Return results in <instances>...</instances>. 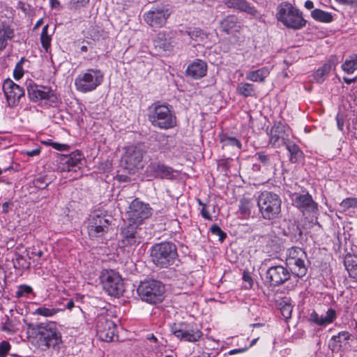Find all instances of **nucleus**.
Here are the masks:
<instances>
[{
	"label": "nucleus",
	"mask_w": 357,
	"mask_h": 357,
	"mask_svg": "<svg viewBox=\"0 0 357 357\" xmlns=\"http://www.w3.org/2000/svg\"><path fill=\"white\" fill-rule=\"evenodd\" d=\"M28 96L31 101L44 103L49 106H57L60 102L59 96L50 87L38 85L32 80L26 83Z\"/></svg>",
	"instance_id": "39448f33"
},
{
	"label": "nucleus",
	"mask_w": 357,
	"mask_h": 357,
	"mask_svg": "<svg viewBox=\"0 0 357 357\" xmlns=\"http://www.w3.org/2000/svg\"><path fill=\"white\" fill-rule=\"evenodd\" d=\"M255 202L252 199L243 198L240 201L239 211L241 215L246 216L251 213V208L254 206Z\"/></svg>",
	"instance_id": "ea45409f"
},
{
	"label": "nucleus",
	"mask_w": 357,
	"mask_h": 357,
	"mask_svg": "<svg viewBox=\"0 0 357 357\" xmlns=\"http://www.w3.org/2000/svg\"><path fill=\"white\" fill-rule=\"evenodd\" d=\"M51 182L47 176H39L32 181L33 185L40 190L45 189Z\"/></svg>",
	"instance_id": "a19ab883"
},
{
	"label": "nucleus",
	"mask_w": 357,
	"mask_h": 357,
	"mask_svg": "<svg viewBox=\"0 0 357 357\" xmlns=\"http://www.w3.org/2000/svg\"><path fill=\"white\" fill-rule=\"evenodd\" d=\"M1 330L3 331H6L8 333H11L13 331V328L10 326V324L9 322H6L2 326Z\"/></svg>",
	"instance_id": "69168bd1"
},
{
	"label": "nucleus",
	"mask_w": 357,
	"mask_h": 357,
	"mask_svg": "<svg viewBox=\"0 0 357 357\" xmlns=\"http://www.w3.org/2000/svg\"><path fill=\"white\" fill-rule=\"evenodd\" d=\"M31 263L28 261L23 256L17 255L15 262H14V267L22 268L24 269H29L30 268Z\"/></svg>",
	"instance_id": "a18cd8bd"
},
{
	"label": "nucleus",
	"mask_w": 357,
	"mask_h": 357,
	"mask_svg": "<svg viewBox=\"0 0 357 357\" xmlns=\"http://www.w3.org/2000/svg\"><path fill=\"white\" fill-rule=\"evenodd\" d=\"M102 289L109 296H112V273L108 270H103L100 275Z\"/></svg>",
	"instance_id": "72a5a7b5"
},
{
	"label": "nucleus",
	"mask_w": 357,
	"mask_h": 357,
	"mask_svg": "<svg viewBox=\"0 0 357 357\" xmlns=\"http://www.w3.org/2000/svg\"><path fill=\"white\" fill-rule=\"evenodd\" d=\"M207 72V64L202 60L197 59L188 66L186 73L194 79H199L204 77Z\"/></svg>",
	"instance_id": "b1692460"
},
{
	"label": "nucleus",
	"mask_w": 357,
	"mask_h": 357,
	"mask_svg": "<svg viewBox=\"0 0 357 357\" xmlns=\"http://www.w3.org/2000/svg\"><path fill=\"white\" fill-rule=\"evenodd\" d=\"M151 261L159 268L172 266L178 258L177 248L171 242H161L154 244L150 249Z\"/></svg>",
	"instance_id": "f257e3e1"
},
{
	"label": "nucleus",
	"mask_w": 357,
	"mask_h": 357,
	"mask_svg": "<svg viewBox=\"0 0 357 357\" xmlns=\"http://www.w3.org/2000/svg\"><path fill=\"white\" fill-rule=\"evenodd\" d=\"M36 339L38 347L42 350L55 347L62 342L61 333L54 324L38 326Z\"/></svg>",
	"instance_id": "6e6552de"
},
{
	"label": "nucleus",
	"mask_w": 357,
	"mask_h": 357,
	"mask_svg": "<svg viewBox=\"0 0 357 357\" xmlns=\"http://www.w3.org/2000/svg\"><path fill=\"white\" fill-rule=\"evenodd\" d=\"M220 143L222 145V148L227 146L236 147L238 149H241L242 147L241 142L234 137H229L227 135H222L220 138Z\"/></svg>",
	"instance_id": "58836bf2"
},
{
	"label": "nucleus",
	"mask_w": 357,
	"mask_h": 357,
	"mask_svg": "<svg viewBox=\"0 0 357 357\" xmlns=\"http://www.w3.org/2000/svg\"><path fill=\"white\" fill-rule=\"evenodd\" d=\"M84 163V158L79 151L71 153L70 155H63L61 158L59 168L63 172H77Z\"/></svg>",
	"instance_id": "6ab92c4d"
},
{
	"label": "nucleus",
	"mask_w": 357,
	"mask_h": 357,
	"mask_svg": "<svg viewBox=\"0 0 357 357\" xmlns=\"http://www.w3.org/2000/svg\"><path fill=\"white\" fill-rule=\"evenodd\" d=\"M340 4L347 5L349 6H357V3L355 0H335Z\"/></svg>",
	"instance_id": "13d9d810"
},
{
	"label": "nucleus",
	"mask_w": 357,
	"mask_h": 357,
	"mask_svg": "<svg viewBox=\"0 0 357 357\" xmlns=\"http://www.w3.org/2000/svg\"><path fill=\"white\" fill-rule=\"evenodd\" d=\"M293 205L298 208L301 212L314 213L317 211V204L312 199L309 194L299 195L295 194L292 198Z\"/></svg>",
	"instance_id": "aec40b11"
},
{
	"label": "nucleus",
	"mask_w": 357,
	"mask_h": 357,
	"mask_svg": "<svg viewBox=\"0 0 357 357\" xmlns=\"http://www.w3.org/2000/svg\"><path fill=\"white\" fill-rule=\"evenodd\" d=\"M33 292L31 287L26 284H22L18 287L17 291L15 292L16 297L21 298Z\"/></svg>",
	"instance_id": "de8ad7c7"
},
{
	"label": "nucleus",
	"mask_w": 357,
	"mask_h": 357,
	"mask_svg": "<svg viewBox=\"0 0 357 357\" xmlns=\"http://www.w3.org/2000/svg\"><path fill=\"white\" fill-rule=\"evenodd\" d=\"M354 340V336L348 331H340L336 335H333L328 343L332 351H340L347 349L349 346V342Z\"/></svg>",
	"instance_id": "412c9836"
},
{
	"label": "nucleus",
	"mask_w": 357,
	"mask_h": 357,
	"mask_svg": "<svg viewBox=\"0 0 357 357\" xmlns=\"http://www.w3.org/2000/svg\"><path fill=\"white\" fill-rule=\"evenodd\" d=\"M14 36V29L8 24L2 23L0 26V52L6 49L8 41L13 39Z\"/></svg>",
	"instance_id": "c85d7f7f"
},
{
	"label": "nucleus",
	"mask_w": 357,
	"mask_h": 357,
	"mask_svg": "<svg viewBox=\"0 0 357 357\" xmlns=\"http://www.w3.org/2000/svg\"><path fill=\"white\" fill-rule=\"evenodd\" d=\"M49 144L52 146L54 149L58 151H66L68 149V146L64 144H60L57 142H50Z\"/></svg>",
	"instance_id": "4d7b16f0"
},
{
	"label": "nucleus",
	"mask_w": 357,
	"mask_h": 357,
	"mask_svg": "<svg viewBox=\"0 0 357 357\" xmlns=\"http://www.w3.org/2000/svg\"><path fill=\"white\" fill-rule=\"evenodd\" d=\"M60 6H61V3L58 0H50V6L52 8H59Z\"/></svg>",
	"instance_id": "774afa93"
},
{
	"label": "nucleus",
	"mask_w": 357,
	"mask_h": 357,
	"mask_svg": "<svg viewBox=\"0 0 357 357\" xmlns=\"http://www.w3.org/2000/svg\"><path fill=\"white\" fill-rule=\"evenodd\" d=\"M172 12L167 5L159 3L153 5L149 10L143 15L144 22L153 29L164 26Z\"/></svg>",
	"instance_id": "1a4fd4ad"
},
{
	"label": "nucleus",
	"mask_w": 357,
	"mask_h": 357,
	"mask_svg": "<svg viewBox=\"0 0 357 357\" xmlns=\"http://www.w3.org/2000/svg\"><path fill=\"white\" fill-rule=\"evenodd\" d=\"M347 269L351 278L357 280V260H352L346 264Z\"/></svg>",
	"instance_id": "3c124183"
},
{
	"label": "nucleus",
	"mask_w": 357,
	"mask_h": 357,
	"mask_svg": "<svg viewBox=\"0 0 357 357\" xmlns=\"http://www.w3.org/2000/svg\"><path fill=\"white\" fill-rule=\"evenodd\" d=\"M149 120L154 127L167 130L176 126V117L171 106L154 105L149 114Z\"/></svg>",
	"instance_id": "423d86ee"
},
{
	"label": "nucleus",
	"mask_w": 357,
	"mask_h": 357,
	"mask_svg": "<svg viewBox=\"0 0 357 357\" xmlns=\"http://www.w3.org/2000/svg\"><path fill=\"white\" fill-rule=\"evenodd\" d=\"M341 68L347 74H353L357 70V54L349 55L342 64Z\"/></svg>",
	"instance_id": "2f4dec72"
},
{
	"label": "nucleus",
	"mask_w": 357,
	"mask_h": 357,
	"mask_svg": "<svg viewBox=\"0 0 357 357\" xmlns=\"http://www.w3.org/2000/svg\"><path fill=\"white\" fill-rule=\"evenodd\" d=\"M210 231L213 235L218 236L220 242H223V241L227 237V234L224 232L216 224H214L211 227Z\"/></svg>",
	"instance_id": "09e8293b"
},
{
	"label": "nucleus",
	"mask_w": 357,
	"mask_h": 357,
	"mask_svg": "<svg viewBox=\"0 0 357 357\" xmlns=\"http://www.w3.org/2000/svg\"><path fill=\"white\" fill-rule=\"evenodd\" d=\"M257 204L264 219L273 220L280 217L282 201L278 195L264 191L258 197Z\"/></svg>",
	"instance_id": "7ed1b4c3"
},
{
	"label": "nucleus",
	"mask_w": 357,
	"mask_h": 357,
	"mask_svg": "<svg viewBox=\"0 0 357 357\" xmlns=\"http://www.w3.org/2000/svg\"><path fill=\"white\" fill-rule=\"evenodd\" d=\"M100 337L104 341L112 342V335H109L108 333H101Z\"/></svg>",
	"instance_id": "e2e57ef3"
},
{
	"label": "nucleus",
	"mask_w": 357,
	"mask_h": 357,
	"mask_svg": "<svg viewBox=\"0 0 357 357\" xmlns=\"http://www.w3.org/2000/svg\"><path fill=\"white\" fill-rule=\"evenodd\" d=\"M238 18L234 15H229L220 22V29L227 34L238 31L241 27Z\"/></svg>",
	"instance_id": "393cba45"
},
{
	"label": "nucleus",
	"mask_w": 357,
	"mask_h": 357,
	"mask_svg": "<svg viewBox=\"0 0 357 357\" xmlns=\"http://www.w3.org/2000/svg\"><path fill=\"white\" fill-rule=\"evenodd\" d=\"M137 292L142 301L151 305H156L164 300L165 287L164 284L159 280H145L139 283Z\"/></svg>",
	"instance_id": "f03ea898"
},
{
	"label": "nucleus",
	"mask_w": 357,
	"mask_h": 357,
	"mask_svg": "<svg viewBox=\"0 0 357 357\" xmlns=\"http://www.w3.org/2000/svg\"><path fill=\"white\" fill-rule=\"evenodd\" d=\"M280 311L282 316L286 319H289L291 317L292 306L289 303H280Z\"/></svg>",
	"instance_id": "603ef678"
},
{
	"label": "nucleus",
	"mask_w": 357,
	"mask_h": 357,
	"mask_svg": "<svg viewBox=\"0 0 357 357\" xmlns=\"http://www.w3.org/2000/svg\"><path fill=\"white\" fill-rule=\"evenodd\" d=\"M305 252L300 248L292 247L287 251V264L291 266L292 273L298 278H302L307 273L305 264Z\"/></svg>",
	"instance_id": "9b49d317"
},
{
	"label": "nucleus",
	"mask_w": 357,
	"mask_h": 357,
	"mask_svg": "<svg viewBox=\"0 0 357 357\" xmlns=\"http://www.w3.org/2000/svg\"><path fill=\"white\" fill-rule=\"evenodd\" d=\"M44 255L43 251L42 250H33L30 253L28 254L29 259H33L35 257H37L38 258H41Z\"/></svg>",
	"instance_id": "bf43d9fd"
},
{
	"label": "nucleus",
	"mask_w": 357,
	"mask_h": 357,
	"mask_svg": "<svg viewBox=\"0 0 357 357\" xmlns=\"http://www.w3.org/2000/svg\"><path fill=\"white\" fill-rule=\"evenodd\" d=\"M181 33L188 35L192 40L195 41H203L206 38V34L199 28L190 27L184 31H181Z\"/></svg>",
	"instance_id": "c9c22d12"
},
{
	"label": "nucleus",
	"mask_w": 357,
	"mask_h": 357,
	"mask_svg": "<svg viewBox=\"0 0 357 357\" xmlns=\"http://www.w3.org/2000/svg\"><path fill=\"white\" fill-rule=\"evenodd\" d=\"M171 332L179 340L190 342H197L203 335L194 323H175L171 326Z\"/></svg>",
	"instance_id": "9d476101"
},
{
	"label": "nucleus",
	"mask_w": 357,
	"mask_h": 357,
	"mask_svg": "<svg viewBox=\"0 0 357 357\" xmlns=\"http://www.w3.org/2000/svg\"><path fill=\"white\" fill-rule=\"evenodd\" d=\"M255 157L259 160L264 166L268 167L272 165V155L266 154L264 152H258L255 154Z\"/></svg>",
	"instance_id": "37998d69"
},
{
	"label": "nucleus",
	"mask_w": 357,
	"mask_h": 357,
	"mask_svg": "<svg viewBox=\"0 0 357 357\" xmlns=\"http://www.w3.org/2000/svg\"><path fill=\"white\" fill-rule=\"evenodd\" d=\"M276 17L285 26L292 29H300L306 24L301 13L289 3H281L278 7Z\"/></svg>",
	"instance_id": "0eeeda50"
},
{
	"label": "nucleus",
	"mask_w": 357,
	"mask_h": 357,
	"mask_svg": "<svg viewBox=\"0 0 357 357\" xmlns=\"http://www.w3.org/2000/svg\"><path fill=\"white\" fill-rule=\"evenodd\" d=\"M311 16L317 21L329 23L333 20V15L331 13L324 11L321 9H314L311 12Z\"/></svg>",
	"instance_id": "f704fd0d"
},
{
	"label": "nucleus",
	"mask_w": 357,
	"mask_h": 357,
	"mask_svg": "<svg viewBox=\"0 0 357 357\" xmlns=\"http://www.w3.org/2000/svg\"><path fill=\"white\" fill-rule=\"evenodd\" d=\"M3 91L8 106L12 107L16 106L25 95L24 89L10 79L4 81Z\"/></svg>",
	"instance_id": "a211bd4d"
},
{
	"label": "nucleus",
	"mask_w": 357,
	"mask_h": 357,
	"mask_svg": "<svg viewBox=\"0 0 357 357\" xmlns=\"http://www.w3.org/2000/svg\"><path fill=\"white\" fill-rule=\"evenodd\" d=\"M158 137H159L158 141L162 144V146L165 149H170V147L172 146L173 143L168 144V142H169V136H167L165 135H161ZM171 142H173L172 139H171Z\"/></svg>",
	"instance_id": "5fc2aeb1"
},
{
	"label": "nucleus",
	"mask_w": 357,
	"mask_h": 357,
	"mask_svg": "<svg viewBox=\"0 0 357 357\" xmlns=\"http://www.w3.org/2000/svg\"><path fill=\"white\" fill-rule=\"evenodd\" d=\"M89 3V0H70L68 3L70 10H78L85 7Z\"/></svg>",
	"instance_id": "49530a36"
},
{
	"label": "nucleus",
	"mask_w": 357,
	"mask_h": 357,
	"mask_svg": "<svg viewBox=\"0 0 357 357\" xmlns=\"http://www.w3.org/2000/svg\"><path fill=\"white\" fill-rule=\"evenodd\" d=\"M11 349L8 341H2L0 344V357H6Z\"/></svg>",
	"instance_id": "864d4df0"
},
{
	"label": "nucleus",
	"mask_w": 357,
	"mask_h": 357,
	"mask_svg": "<svg viewBox=\"0 0 357 357\" xmlns=\"http://www.w3.org/2000/svg\"><path fill=\"white\" fill-rule=\"evenodd\" d=\"M142 144H131L123 148L121 165L129 174H135L144 167L143 157L145 153Z\"/></svg>",
	"instance_id": "20e7f679"
},
{
	"label": "nucleus",
	"mask_w": 357,
	"mask_h": 357,
	"mask_svg": "<svg viewBox=\"0 0 357 357\" xmlns=\"http://www.w3.org/2000/svg\"><path fill=\"white\" fill-rule=\"evenodd\" d=\"M284 126L280 122H276L271 128L270 131V144L275 148H279L281 146L286 145L289 140L286 139Z\"/></svg>",
	"instance_id": "4be33fe9"
},
{
	"label": "nucleus",
	"mask_w": 357,
	"mask_h": 357,
	"mask_svg": "<svg viewBox=\"0 0 357 357\" xmlns=\"http://www.w3.org/2000/svg\"><path fill=\"white\" fill-rule=\"evenodd\" d=\"M225 5L228 8L245 12L251 15H256L257 10L245 0H226Z\"/></svg>",
	"instance_id": "bb28decb"
},
{
	"label": "nucleus",
	"mask_w": 357,
	"mask_h": 357,
	"mask_svg": "<svg viewBox=\"0 0 357 357\" xmlns=\"http://www.w3.org/2000/svg\"><path fill=\"white\" fill-rule=\"evenodd\" d=\"M243 279L245 282H248L250 284V287L252 285V283H253L252 278L248 273H244L243 275Z\"/></svg>",
	"instance_id": "0e129e2a"
},
{
	"label": "nucleus",
	"mask_w": 357,
	"mask_h": 357,
	"mask_svg": "<svg viewBox=\"0 0 357 357\" xmlns=\"http://www.w3.org/2000/svg\"><path fill=\"white\" fill-rule=\"evenodd\" d=\"M113 297H120L125 291V286L122 278L118 273L113 271Z\"/></svg>",
	"instance_id": "7c9ffc66"
},
{
	"label": "nucleus",
	"mask_w": 357,
	"mask_h": 357,
	"mask_svg": "<svg viewBox=\"0 0 357 357\" xmlns=\"http://www.w3.org/2000/svg\"><path fill=\"white\" fill-rule=\"evenodd\" d=\"M49 25L43 26L40 34V43L45 52L48 53L51 47L52 36L48 33Z\"/></svg>",
	"instance_id": "4c0bfd02"
},
{
	"label": "nucleus",
	"mask_w": 357,
	"mask_h": 357,
	"mask_svg": "<svg viewBox=\"0 0 357 357\" xmlns=\"http://www.w3.org/2000/svg\"><path fill=\"white\" fill-rule=\"evenodd\" d=\"M26 59L24 57L21 58L19 62L17 63L14 72L13 76L15 79H20L24 75L23 63Z\"/></svg>",
	"instance_id": "c03bdc74"
},
{
	"label": "nucleus",
	"mask_w": 357,
	"mask_h": 357,
	"mask_svg": "<svg viewBox=\"0 0 357 357\" xmlns=\"http://www.w3.org/2000/svg\"><path fill=\"white\" fill-rule=\"evenodd\" d=\"M340 206L344 209L349 208H357V197L346 198L342 200Z\"/></svg>",
	"instance_id": "8fccbe9b"
},
{
	"label": "nucleus",
	"mask_w": 357,
	"mask_h": 357,
	"mask_svg": "<svg viewBox=\"0 0 357 357\" xmlns=\"http://www.w3.org/2000/svg\"><path fill=\"white\" fill-rule=\"evenodd\" d=\"M138 224L128 220L121 227V236L123 246L135 245L142 241L141 228Z\"/></svg>",
	"instance_id": "4468645a"
},
{
	"label": "nucleus",
	"mask_w": 357,
	"mask_h": 357,
	"mask_svg": "<svg viewBox=\"0 0 357 357\" xmlns=\"http://www.w3.org/2000/svg\"><path fill=\"white\" fill-rule=\"evenodd\" d=\"M40 148H36V149H35L33 150L26 151V154L28 156H30V157H33V156L38 155L40 154Z\"/></svg>",
	"instance_id": "052dcab7"
},
{
	"label": "nucleus",
	"mask_w": 357,
	"mask_h": 357,
	"mask_svg": "<svg viewBox=\"0 0 357 357\" xmlns=\"http://www.w3.org/2000/svg\"><path fill=\"white\" fill-rule=\"evenodd\" d=\"M285 146L289 153V160L291 163L299 162L303 158V151L294 142L289 141Z\"/></svg>",
	"instance_id": "c756f323"
},
{
	"label": "nucleus",
	"mask_w": 357,
	"mask_h": 357,
	"mask_svg": "<svg viewBox=\"0 0 357 357\" xmlns=\"http://www.w3.org/2000/svg\"><path fill=\"white\" fill-rule=\"evenodd\" d=\"M109 221L105 216L101 215L98 213H93L90 215L88 220L87 229L91 238L99 237L108 230Z\"/></svg>",
	"instance_id": "f3484780"
},
{
	"label": "nucleus",
	"mask_w": 357,
	"mask_h": 357,
	"mask_svg": "<svg viewBox=\"0 0 357 357\" xmlns=\"http://www.w3.org/2000/svg\"><path fill=\"white\" fill-rule=\"evenodd\" d=\"M174 169L159 161H152L146 167V176L149 179H172L174 177Z\"/></svg>",
	"instance_id": "2eb2a0df"
},
{
	"label": "nucleus",
	"mask_w": 357,
	"mask_h": 357,
	"mask_svg": "<svg viewBox=\"0 0 357 357\" xmlns=\"http://www.w3.org/2000/svg\"><path fill=\"white\" fill-rule=\"evenodd\" d=\"M337 62L335 58L333 57L331 58L327 63L318 68L314 73V79L316 82L319 84L322 83L332 70V68L333 67L335 68Z\"/></svg>",
	"instance_id": "cd10ccee"
},
{
	"label": "nucleus",
	"mask_w": 357,
	"mask_h": 357,
	"mask_svg": "<svg viewBox=\"0 0 357 357\" xmlns=\"http://www.w3.org/2000/svg\"><path fill=\"white\" fill-rule=\"evenodd\" d=\"M269 75L268 68L264 67L256 70L250 71L246 75V79L252 82H264Z\"/></svg>",
	"instance_id": "473e14b6"
},
{
	"label": "nucleus",
	"mask_w": 357,
	"mask_h": 357,
	"mask_svg": "<svg viewBox=\"0 0 357 357\" xmlns=\"http://www.w3.org/2000/svg\"><path fill=\"white\" fill-rule=\"evenodd\" d=\"M335 318L336 312L332 308L328 309L325 315L319 316L315 311H313L310 315V320L312 322L321 326L331 324Z\"/></svg>",
	"instance_id": "a878e982"
},
{
	"label": "nucleus",
	"mask_w": 357,
	"mask_h": 357,
	"mask_svg": "<svg viewBox=\"0 0 357 357\" xmlns=\"http://www.w3.org/2000/svg\"><path fill=\"white\" fill-rule=\"evenodd\" d=\"M102 79V75L99 70H89L83 75H79L75 81L77 89L81 92H88L94 90Z\"/></svg>",
	"instance_id": "f8f14e48"
},
{
	"label": "nucleus",
	"mask_w": 357,
	"mask_h": 357,
	"mask_svg": "<svg viewBox=\"0 0 357 357\" xmlns=\"http://www.w3.org/2000/svg\"><path fill=\"white\" fill-rule=\"evenodd\" d=\"M236 91L238 94L244 97L255 96V89L252 84L247 82L239 83L237 86Z\"/></svg>",
	"instance_id": "e433bc0d"
},
{
	"label": "nucleus",
	"mask_w": 357,
	"mask_h": 357,
	"mask_svg": "<svg viewBox=\"0 0 357 357\" xmlns=\"http://www.w3.org/2000/svg\"><path fill=\"white\" fill-rule=\"evenodd\" d=\"M199 204L202 206V208L201 210V214L202 217L208 220H212V216L210 215L209 212L206 209V205L203 204L200 199L198 200Z\"/></svg>",
	"instance_id": "6e6d98bb"
},
{
	"label": "nucleus",
	"mask_w": 357,
	"mask_h": 357,
	"mask_svg": "<svg viewBox=\"0 0 357 357\" xmlns=\"http://www.w3.org/2000/svg\"><path fill=\"white\" fill-rule=\"evenodd\" d=\"M60 310H61L59 308H49V307H46L45 306H42V307L37 308L35 310L34 314H38L40 316H43V317H49L54 316V314L58 313Z\"/></svg>",
	"instance_id": "79ce46f5"
},
{
	"label": "nucleus",
	"mask_w": 357,
	"mask_h": 357,
	"mask_svg": "<svg viewBox=\"0 0 357 357\" xmlns=\"http://www.w3.org/2000/svg\"><path fill=\"white\" fill-rule=\"evenodd\" d=\"M248 349V348L246 347V348H241V349H232V350H230L228 352V354L229 355H234V354H238V353H243V352H245V351H247Z\"/></svg>",
	"instance_id": "680f3d73"
},
{
	"label": "nucleus",
	"mask_w": 357,
	"mask_h": 357,
	"mask_svg": "<svg viewBox=\"0 0 357 357\" xmlns=\"http://www.w3.org/2000/svg\"><path fill=\"white\" fill-rule=\"evenodd\" d=\"M176 33L172 31L159 32L153 40V45L157 48L163 51L169 50L176 45L174 36Z\"/></svg>",
	"instance_id": "5701e85b"
},
{
	"label": "nucleus",
	"mask_w": 357,
	"mask_h": 357,
	"mask_svg": "<svg viewBox=\"0 0 357 357\" xmlns=\"http://www.w3.org/2000/svg\"><path fill=\"white\" fill-rule=\"evenodd\" d=\"M343 80L346 84H351V83H354L357 80V77H355L354 78H348L347 77H344Z\"/></svg>",
	"instance_id": "338daca9"
},
{
	"label": "nucleus",
	"mask_w": 357,
	"mask_h": 357,
	"mask_svg": "<svg viewBox=\"0 0 357 357\" xmlns=\"http://www.w3.org/2000/svg\"><path fill=\"white\" fill-rule=\"evenodd\" d=\"M127 215L128 221L139 225L151 215V208L149 204L136 199L131 202Z\"/></svg>",
	"instance_id": "dca6fc26"
},
{
	"label": "nucleus",
	"mask_w": 357,
	"mask_h": 357,
	"mask_svg": "<svg viewBox=\"0 0 357 357\" xmlns=\"http://www.w3.org/2000/svg\"><path fill=\"white\" fill-rule=\"evenodd\" d=\"M291 278L290 271L282 265L268 267L265 273L266 282L270 287H279L288 281Z\"/></svg>",
	"instance_id": "ddd939ff"
}]
</instances>
